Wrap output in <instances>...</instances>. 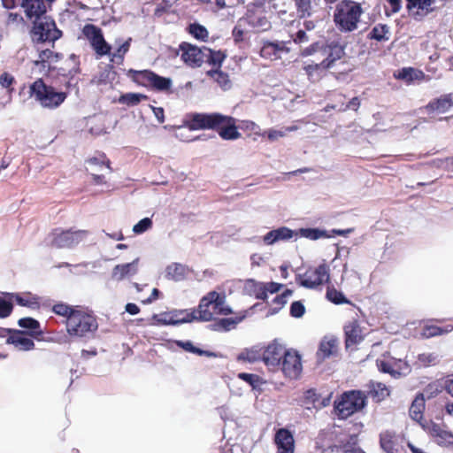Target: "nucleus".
Instances as JSON below:
<instances>
[{"mask_svg":"<svg viewBox=\"0 0 453 453\" xmlns=\"http://www.w3.org/2000/svg\"><path fill=\"white\" fill-rule=\"evenodd\" d=\"M362 14L360 4L352 0H343L335 6L334 22L341 32H353L357 28Z\"/></svg>","mask_w":453,"mask_h":453,"instance_id":"1","label":"nucleus"},{"mask_svg":"<svg viewBox=\"0 0 453 453\" xmlns=\"http://www.w3.org/2000/svg\"><path fill=\"white\" fill-rule=\"evenodd\" d=\"M66 330L70 336L79 339H89L98 328V323L92 314L78 310L65 321Z\"/></svg>","mask_w":453,"mask_h":453,"instance_id":"2","label":"nucleus"},{"mask_svg":"<svg viewBox=\"0 0 453 453\" xmlns=\"http://www.w3.org/2000/svg\"><path fill=\"white\" fill-rule=\"evenodd\" d=\"M28 19L35 18L31 30V38L34 42H55L62 35V32L57 27V25L50 17L45 13L36 12Z\"/></svg>","mask_w":453,"mask_h":453,"instance_id":"3","label":"nucleus"},{"mask_svg":"<svg viewBox=\"0 0 453 453\" xmlns=\"http://www.w3.org/2000/svg\"><path fill=\"white\" fill-rule=\"evenodd\" d=\"M88 235L89 232L88 230L75 229L74 227L68 229L58 227L49 234L45 242L47 245L57 249L71 250L84 242Z\"/></svg>","mask_w":453,"mask_h":453,"instance_id":"4","label":"nucleus"},{"mask_svg":"<svg viewBox=\"0 0 453 453\" xmlns=\"http://www.w3.org/2000/svg\"><path fill=\"white\" fill-rule=\"evenodd\" d=\"M30 96L43 108L55 109L61 105L66 93L58 92L52 86L46 85L42 79L36 80L29 87Z\"/></svg>","mask_w":453,"mask_h":453,"instance_id":"5","label":"nucleus"},{"mask_svg":"<svg viewBox=\"0 0 453 453\" xmlns=\"http://www.w3.org/2000/svg\"><path fill=\"white\" fill-rule=\"evenodd\" d=\"M365 406V396L360 391L345 392L334 402V411L339 418L345 419Z\"/></svg>","mask_w":453,"mask_h":453,"instance_id":"6","label":"nucleus"},{"mask_svg":"<svg viewBox=\"0 0 453 453\" xmlns=\"http://www.w3.org/2000/svg\"><path fill=\"white\" fill-rule=\"evenodd\" d=\"M223 119L224 115L219 112H192L187 115L186 125L190 130H218Z\"/></svg>","mask_w":453,"mask_h":453,"instance_id":"7","label":"nucleus"},{"mask_svg":"<svg viewBox=\"0 0 453 453\" xmlns=\"http://www.w3.org/2000/svg\"><path fill=\"white\" fill-rule=\"evenodd\" d=\"M196 319V311L173 309L170 311L154 314L152 320L157 326H179Z\"/></svg>","mask_w":453,"mask_h":453,"instance_id":"8","label":"nucleus"},{"mask_svg":"<svg viewBox=\"0 0 453 453\" xmlns=\"http://www.w3.org/2000/svg\"><path fill=\"white\" fill-rule=\"evenodd\" d=\"M329 280V268L321 264L314 270H307L303 274L296 276V282L306 288H315Z\"/></svg>","mask_w":453,"mask_h":453,"instance_id":"9","label":"nucleus"},{"mask_svg":"<svg viewBox=\"0 0 453 453\" xmlns=\"http://www.w3.org/2000/svg\"><path fill=\"white\" fill-rule=\"evenodd\" d=\"M83 35L89 41L91 47L99 57L110 55L111 45L104 40L102 29L93 24H87L82 29Z\"/></svg>","mask_w":453,"mask_h":453,"instance_id":"10","label":"nucleus"},{"mask_svg":"<svg viewBox=\"0 0 453 453\" xmlns=\"http://www.w3.org/2000/svg\"><path fill=\"white\" fill-rule=\"evenodd\" d=\"M219 293L211 291L203 296L196 311V319L199 321H211L215 313L216 305H220Z\"/></svg>","mask_w":453,"mask_h":453,"instance_id":"11","label":"nucleus"},{"mask_svg":"<svg viewBox=\"0 0 453 453\" xmlns=\"http://www.w3.org/2000/svg\"><path fill=\"white\" fill-rule=\"evenodd\" d=\"M276 370H280L289 379H296L302 371L301 357L296 351L287 350Z\"/></svg>","mask_w":453,"mask_h":453,"instance_id":"12","label":"nucleus"},{"mask_svg":"<svg viewBox=\"0 0 453 453\" xmlns=\"http://www.w3.org/2000/svg\"><path fill=\"white\" fill-rule=\"evenodd\" d=\"M136 75L139 82L157 91L168 90L173 83L170 78L160 76L150 70L138 71Z\"/></svg>","mask_w":453,"mask_h":453,"instance_id":"13","label":"nucleus"},{"mask_svg":"<svg viewBox=\"0 0 453 453\" xmlns=\"http://www.w3.org/2000/svg\"><path fill=\"white\" fill-rule=\"evenodd\" d=\"M204 46L197 47L188 42H181L179 50L181 51V59L190 67H200L204 63Z\"/></svg>","mask_w":453,"mask_h":453,"instance_id":"14","label":"nucleus"},{"mask_svg":"<svg viewBox=\"0 0 453 453\" xmlns=\"http://www.w3.org/2000/svg\"><path fill=\"white\" fill-rule=\"evenodd\" d=\"M286 352L287 349L281 344L273 341L263 349V362L270 370L276 371L277 365H280V360Z\"/></svg>","mask_w":453,"mask_h":453,"instance_id":"15","label":"nucleus"},{"mask_svg":"<svg viewBox=\"0 0 453 453\" xmlns=\"http://www.w3.org/2000/svg\"><path fill=\"white\" fill-rule=\"evenodd\" d=\"M0 332L9 334L10 335L6 340V343L13 345L19 350L27 351L35 348L34 341L27 337L24 331L0 328Z\"/></svg>","mask_w":453,"mask_h":453,"instance_id":"16","label":"nucleus"},{"mask_svg":"<svg viewBox=\"0 0 453 453\" xmlns=\"http://www.w3.org/2000/svg\"><path fill=\"white\" fill-rule=\"evenodd\" d=\"M421 427L430 436L434 438L437 444L441 446L453 445V442L450 441V439H453V434L443 430L440 425L434 423V421H425L424 424H421Z\"/></svg>","mask_w":453,"mask_h":453,"instance_id":"17","label":"nucleus"},{"mask_svg":"<svg viewBox=\"0 0 453 453\" xmlns=\"http://www.w3.org/2000/svg\"><path fill=\"white\" fill-rule=\"evenodd\" d=\"M289 51L290 50L284 41H265L260 49V56L265 59L276 60L281 58L282 53L287 54Z\"/></svg>","mask_w":453,"mask_h":453,"instance_id":"18","label":"nucleus"},{"mask_svg":"<svg viewBox=\"0 0 453 453\" xmlns=\"http://www.w3.org/2000/svg\"><path fill=\"white\" fill-rule=\"evenodd\" d=\"M274 441L277 446V453H294V436L287 428H280L276 432Z\"/></svg>","mask_w":453,"mask_h":453,"instance_id":"19","label":"nucleus"},{"mask_svg":"<svg viewBox=\"0 0 453 453\" xmlns=\"http://www.w3.org/2000/svg\"><path fill=\"white\" fill-rule=\"evenodd\" d=\"M236 119L224 115V119L222 124H220L219 127H218L219 135L226 141H234L239 139L242 134L238 131V127L236 125Z\"/></svg>","mask_w":453,"mask_h":453,"instance_id":"20","label":"nucleus"},{"mask_svg":"<svg viewBox=\"0 0 453 453\" xmlns=\"http://www.w3.org/2000/svg\"><path fill=\"white\" fill-rule=\"evenodd\" d=\"M293 237H296V239L297 238L296 231L287 226H280L279 228L269 231L263 236V241L266 245H273L278 242L288 241Z\"/></svg>","mask_w":453,"mask_h":453,"instance_id":"21","label":"nucleus"},{"mask_svg":"<svg viewBox=\"0 0 453 453\" xmlns=\"http://www.w3.org/2000/svg\"><path fill=\"white\" fill-rule=\"evenodd\" d=\"M139 258L131 263L117 265L113 267L111 277L117 280H122L127 277L134 276L138 272Z\"/></svg>","mask_w":453,"mask_h":453,"instance_id":"22","label":"nucleus"},{"mask_svg":"<svg viewBox=\"0 0 453 453\" xmlns=\"http://www.w3.org/2000/svg\"><path fill=\"white\" fill-rule=\"evenodd\" d=\"M406 7L410 12L417 9L413 15L416 19H420L433 11L431 5L434 0H406Z\"/></svg>","mask_w":453,"mask_h":453,"instance_id":"23","label":"nucleus"},{"mask_svg":"<svg viewBox=\"0 0 453 453\" xmlns=\"http://www.w3.org/2000/svg\"><path fill=\"white\" fill-rule=\"evenodd\" d=\"M425 408L426 398L424 397V394H418L410 406L409 415L411 419L417 421L420 426L426 421L423 420Z\"/></svg>","mask_w":453,"mask_h":453,"instance_id":"24","label":"nucleus"},{"mask_svg":"<svg viewBox=\"0 0 453 453\" xmlns=\"http://www.w3.org/2000/svg\"><path fill=\"white\" fill-rule=\"evenodd\" d=\"M247 316V311H242L237 316L218 319L211 327L216 331H230L242 322Z\"/></svg>","mask_w":453,"mask_h":453,"instance_id":"25","label":"nucleus"},{"mask_svg":"<svg viewBox=\"0 0 453 453\" xmlns=\"http://www.w3.org/2000/svg\"><path fill=\"white\" fill-rule=\"evenodd\" d=\"M344 334L345 345L347 349L358 344L363 340L360 326L355 321L350 322L344 326Z\"/></svg>","mask_w":453,"mask_h":453,"instance_id":"26","label":"nucleus"},{"mask_svg":"<svg viewBox=\"0 0 453 453\" xmlns=\"http://www.w3.org/2000/svg\"><path fill=\"white\" fill-rule=\"evenodd\" d=\"M189 273L187 265L180 263H172L165 267V277L173 281H181L186 279Z\"/></svg>","mask_w":453,"mask_h":453,"instance_id":"27","label":"nucleus"},{"mask_svg":"<svg viewBox=\"0 0 453 453\" xmlns=\"http://www.w3.org/2000/svg\"><path fill=\"white\" fill-rule=\"evenodd\" d=\"M337 339L325 337L319 347L317 351L318 361L321 362L324 359L334 356L337 352Z\"/></svg>","mask_w":453,"mask_h":453,"instance_id":"28","label":"nucleus"},{"mask_svg":"<svg viewBox=\"0 0 453 453\" xmlns=\"http://www.w3.org/2000/svg\"><path fill=\"white\" fill-rule=\"evenodd\" d=\"M55 0H22V7L25 9V12L27 16H31L32 14L39 13H46L47 7L50 6V4Z\"/></svg>","mask_w":453,"mask_h":453,"instance_id":"29","label":"nucleus"},{"mask_svg":"<svg viewBox=\"0 0 453 453\" xmlns=\"http://www.w3.org/2000/svg\"><path fill=\"white\" fill-rule=\"evenodd\" d=\"M381 449L386 453H399L398 437L395 433L386 431L380 435Z\"/></svg>","mask_w":453,"mask_h":453,"instance_id":"30","label":"nucleus"},{"mask_svg":"<svg viewBox=\"0 0 453 453\" xmlns=\"http://www.w3.org/2000/svg\"><path fill=\"white\" fill-rule=\"evenodd\" d=\"M243 292L248 296H254L257 299L265 300L267 298V295L265 293V283L256 281L253 279L245 281Z\"/></svg>","mask_w":453,"mask_h":453,"instance_id":"31","label":"nucleus"},{"mask_svg":"<svg viewBox=\"0 0 453 453\" xmlns=\"http://www.w3.org/2000/svg\"><path fill=\"white\" fill-rule=\"evenodd\" d=\"M12 298L20 306L31 309H38L40 307V297L30 292L22 294H12Z\"/></svg>","mask_w":453,"mask_h":453,"instance_id":"32","label":"nucleus"},{"mask_svg":"<svg viewBox=\"0 0 453 453\" xmlns=\"http://www.w3.org/2000/svg\"><path fill=\"white\" fill-rule=\"evenodd\" d=\"M19 326L28 330L27 334L30 336H41L42 330L38 320L31 317L19 319L18 321Z\"/></svg>","mask_w":453,"mask_h":453,"instance_id":"33","label":"nucleus"},{"mask_svg":"<svg viewBox=\"0 0 453 453\" xmlns=\"http://www.w3.org/2000/svg\"><path fill=\"white\" fill-rule=\"evenodd\" d=\"M238 361L255 363L263 360V349L258 346H253L250 349H245L237 356Z\"/></svg>","mask_w":453,"mask_h":453,"instance_id":"34","label":"nucleus"},{"mask_svg":"<svg viewBox=\"0 0 453 453\" xmlns=\"http://www.w3.org/2000/svg\"><path fill=\"white\" fill-rule=\"evenodd\" d=\"M204 63L212 65V69H220L223 61L226 58V54L222 51L212 50L207 47L204 48Z\"/></svg>","mask_w":453,"mask_h":453,"instance_id":"35","label":"nucleus"},{"mask_svg":"<svg viewBox=\"0 0 453 453\" xmlns=\"http://www.w3.org/2000/svg\"><path fill=\"white\" fill-rule=\"evenodd\" d=\"M453 103L450 98V96H444L441 98H438L434 101L430 102L426 105V110L429 112L432 111H438L441 113H444L449 110V108L452 106Z\"/></svg>","mask_w":453,"mask_h":453,"instance_id":"36","label":"nucleus"},{"mask_svg":"<svg viewBox=\"0 0 453 453\" xmlns=\"http://www.w3.org/2000/svg\"><path fill=\"white\" fill-rule=\"evenodd\" d=\"M206 74L217 82L223 90H228L231 88L232 83L228 74L220 69H211L207 71Z\"/></svg>","mask_w":453,"mask_h":453,"instance_id":"37","label":"nucleus"},{"mask_svg":"<svg viewBox=\"0 0 453 453\" xmlns=\"http://www.w3.org/2000/svg\"><path fill=\"white\" fill-rule=\"evenodd\" d=\"M61 58V54L59 53H56L54 51H52L51 50H42L39 54V60H36L34 62V64L35 65H42L43 68H45L46 66L48 67V69L50 68V64L51 63H56L58 62Z\"/></svg>","mask_w":453,"mask_h":453,"instance_id":"38","label":"nucleus"},{"mask_svg":"<svg viewBox=\"0 0 453 453\" xmlns=\"http://www.w3.org/2000/svg\"><path fill=\"white\" fill-rule=\"evenodd\" d=\"M296 234H297V237H303L307 238L309 240H319L321 238H330L333 235L327 234L326 230H322L319 228H300L298 231H296Z\"/></svg>","mask_w":453,"mask_h":453,"instance_id":"39","label":"nucleus"},{"mask_svg":"<svg viewBox=\"0 0 453 453\" xmlns=\"http://www.w3.org/2000/svg\"><path fill=\"white\" fill-rule=\"evenodd\" d=\"M390 29L389 27L386 24H377L375 25L370 33L368 34V38L371 40H375L377 42H387L389 40Z\"/></svg>","mask_w":453,"mask_h":453,"instance_id":"40","label":"nucleus"},{"mask_svg":"<svg viewBox=\"0 0 453 453\" xmlns=\"http://www.w3.org/2000/svg\"><path fill=\"white\" fill-rule=\"evenodd\" d=\"M423 75V73L411 67H404L398 71L395 77L407 82L412 81Z\"/></svg>","mask_w":453,"mask_h":453,"instance_id":"41","label":"nucleus"},{"mask_svg":"<svg viewBox=\"0 0 453 453\" xmlns=\"http://www.w3.org/2000/svg\"><path fill=\"white\" fill-rule=\"evenodd\" d=\"M369 395L373 398L375 402H380L389 395V391L382 383H372V388L369 391Z\"/></svg>","mask_w":453,"mask_h":453,"instance_id":"42","label":"nucleus"},{"mask_svg":"<svg viewBox=\"0 0 453 453\" xmlns=\"http://www.w3.org/2000/svg\"><path fill=\"white\" fill-rule=\"evenodd\" d=\"M238 378L247 382L254 390H261L263 380L257 374L240 372Z\"/></svg>","mask_w":453,"mask_h":453,"instance_id":"43","label":"nucleus"},{"mask_svg":"<svg viewBox=\"0 0 453 453\" xmlns=\"http://www.w3.org/2000/svg\"><path fill=\"white\" fill-rule=\"evenodd\" d=\"M188 33L196 39L206 41L209 37V33L206 27L198 23L190 24L188 27Z\"/></svg>","mask_w":453,"mask_h":453,"instance_id":"44","label":"nucleus"},{"mask_svg":"<svg viewBox=\"0 0 453 453\" xmlns=\"http://www.w3.org/2000/svg\"><path fill=\"white\" fill-rule=\"evenodd\" d=\"M299 18L311 15V0H293Z\"/></svg>","mask_w":453,"mask_h":453,"instance_id":"45","label":"nucleus"},{"mask_svg":"<svg viewBox=\"0 0 453 453\" xmlns=\"http://www.w3.org/2000/svg\"><path fill=\"white\" fill-rule=\"evenodd\" d=\"M319 399V395L317 394L315 389H309L303 395V403L307 410H317V403Z\"/></svg>","mask_w":453,"mask_h":453,"instance_id":"46","label":"nucleus"},{"mask_svg":"<svg viewBox=\"0 0 453 453\" xmlns=\"http://www.w3.org/2000/svg\"><path fill=\"white\" fill-rule=\"evenodd\" d=\"M343 53V49L340 46H334L331 48V51L328 57L321 62L323 68L331 67L333 63L340 59Z\"/></svg>","mask_w":453,"mask_h":453,"instance_id":"47","label":"nucleus"},{"mask_svg":"<svg viewBox=\"0 0 453 453\" xmlns=\"http://www.w3.org/2000/svg\"><path fill=\"white\" fill-rule=\"evenodd\" d=\"M293 291L290 289H286L280 295H278L274 299L273 303L278 304V308H271L268 311L269 315L276 314L288 302V299L292 296Z\"/></svg>","mask_w":453,"mask_h":453,"instance_id":"48","label":"nucleus"},{"mask_svg":"<svg viewBox=\"0 0 453 453\" xmlns=\"http://www.w3.org/2000/svg\"><path fill=\"white\" fill-rule=\"evenodd\" d=\"M326 296V298L333 303H349V301L345 297V296L342 292L336 290L334 288H328Z\"/></svg>","mask_w":453,"mask_h":453,"instance_id":"49","label":"nucleus"},{"mask_svg":"<svg viewBox=\"0 0 453 453\" xmlns=\"http://www.w3.org/2000/svg\"><path fill=\"white\" fill-rule=\"evenodd\" d=\"M394 378L407 375L411 372V367L407 362L402 359L393 358Z\"/></svg>","mask_w":453,"mask_h":453,"instance_id":"50","label":"nucleus"},{"mask_svg":"<svg viewBox=\"0 0 453 453\" xmlns=\"http://www.w3.org/2000/svg\"><path fill=\"white\" fill-rule=\"evenodd\" d=\"M131 38L121 43L116 52L112 54L111 61L120 64L123 62L125 54L129 50Z\"/></svg>","mask_w":453,"mask_h":453,"instance_id":"51","label":"nucleus"},{"mask_svg":"<svg viewBox=\"0 0 453 453\" xmlns=\"http://www.w3.org/2000/svg\"><path fill=\"white\" fill-rule=\"evenodd\" d=\"M52 311H53V312H55L58 315L65 317L66 320H68L70 319L71 315H73V313L77 311L78 309H74L68 304L59 303L53 306Z\"/></svg>","mask_w":453,"mask_h":453,"instance_id":"52","label":"nucleus"},{"mask_svg":"<svg viewBox=\"0 0 453 453\" xmlns=\"http://www.w3.org/2000/svg\"><path fill=\"white\" fill-rule=\"evenodd\" d=\"M142 98H146V96L137 93H127L123 95L119 101L120 103L134 106L138 104Z\"/></svg>","mask_w":453,"mask_h":453,"instance_id":"53","label":"nucleus"},{"mask_svg":"<svg viewBox=\"0 0 453 453\" xmlns=\"http://www.w3.org/2000/svg\"><path fill=\"white\" fill-rule=\"evenodd\" d=\"M220 305H216L215 313L219 315H229L233 314L234 311L232 308L226 303V295L224 293H219Z\"/></svg>","mask_w":453,"mask_h":453,"instance_id":"54","label":"nucleus"},{"mask_svg":"<svg viewBox=\"0 0 453 453\" xmlns=\"http://www.w3.org/2000/svg\"><path fill=\"white\" fill-rule=\"evenodd\" d=\"M152 226V220L150 218L141 219L133 227V231L136 234H141L149 230Z\"/></svg>","mask_w":453,"mask_h":453,"instance_id":"55","label":"nucleus"},{"mask_svg":"<svg viewBox=\"0 0 453 453\" xmlns=\"http://www.w3.org/2000/svg\"><path fill=\"white\" fill-rule=\"evenodd\" d=\"M14 77L9 73L4 72L0 75V85L2 88H7L10 93L13 91L12 85L14 83Z\"/></svg>","mask_w":453,"mask_h":453,"instance_id":"56","label":"nucleus"},{"mask_svg":"<svg viewBox=\"0 0 453 453\" xmlns=\"http://www.w3.org/2000/svg\"><path fill=\"white\" fill-rule=\"evenodd\" d=\"M377 366L380 372L394 377L393 358L390 360H377Z\"/></svg>","mask_w":453,"mask_h":453,"instance_id":"57","label":"nucleus"},{"mask_svg":"<svg viewBox=\"0 0 453 453\" xmlns=\"http://www.w3.org/2000/svg\"><path fill=\"white\" fill-rule=\"evenodd\" d=\"M305 312V307L301 301H295L290 305V315L294 318H301Z\"/></svg>","mask_w":453,"mask_h":453,"instance_id":"58","label":"nucleus"},{"mask_svg":"<svg viewBox=\"0 0 453 453\" xmlns=\"http://www.w3.org/2000/svg\"><path fill=\"white\" fill-rule=\"evenodd\" d=\"M418 360L424 365H434L438 362V355L434 353H422L418 356Z\"/></svg>","mask_w":453,"mask_h":453,"instance_id":"59","label":"nucleus"},{"mask_svg":"<svg viewBox=\"0 0 453 453\" xmlns=\"http://www.w3.org/2000/svg\"><path fill=\"white\" fill-rule=\"evenodd\" d=\"M441 326H426L422 331V336L425 338H431L437 335H441Z\"/></svg>","mask_w":453,"mask_h":453,"instance_id":"60","label":"nucleus"},{"mask_svg":"<svg viewBox=\"0 0 453 453\" xmlns=\"http://www.w3.org/2000/svg\"><path fill=\"white\" fill-rule=\"evenodd\" d=\"M13 306L11 302L0 297V318H7L12 311Z\"/></svg>","mask_w":453,"mask_h":453,"instance_id":"61","label":"nucleus"},{"mask_svg":"<svg viewBox=\"0 0 453 453\" xmlns=\"http://www.w3.org/2000/svg\"><path fill=\"white\" fill-rule=\"evenodd\" d=\"M265 134L271 142H274L280 137H284L286 135V131H284V128L280 130L269 129L261 134V136H265Z\"/></svg>","mask_w":453,"mask_h":453,"instance_id":"62","label":"nucleus"},{"mask_svg":"<svg viewBox=\"0 0 453 453\" xmlns=\"http://www.w3.org/2000/svg\"><path fill=\"white\" fill-rule=\"evenodd\" d=\"M174 342H175V344L178 347L183 349L185 351H188V352H190V353H193V354H197V351H198L199 348L195 347L191 341H180V340H177Z\"/></svg>","mask_w":453,"mask_h":453,"instance_id":"63","label":"nucleus"},{"mask_svg":"<svg viewBox=\"0 0 453 453\" xmlns=\"http://www.w3.org/2000/svg\"><path fill=\"white\" fill-rule=\"evenodd\" d=\"M360 106V100L357 96L353 97L347 104H342L338 108L339 111H345L349 109L357 111Z\"/></svg>","mask_w":453,"mask_h":453,"instance_id":"64","label":"nucleus"}]
</instances>
